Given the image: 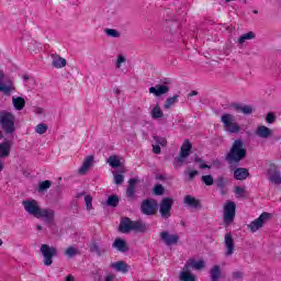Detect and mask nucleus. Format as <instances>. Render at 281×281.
<instances>
[{"label": "nucleus", "mask_w": 281, "mask_h": 281, "mask_svg": "<svg viewBox=\"0 0 281 281\" xmlns=\"http://www.w3.org/2000/svg\"><path fill=\"white\" fill-rule=\"evenodd\" d=\"M247 157V149L245 148V143L243 139H236L228 154L226 155V161L229 164H238Z\"/></svg>", "instance_id": "f257e3e1"}, {"label": "nucleus", "mask_w": 281, "mask_h": 281, "mask_svg": "<svg viewBox=\"0 0 281 281\" xmlns=\"http://www.w3.org/2000/svg\"><path fill=\"white\" fill-rule=\"evenodd\" d=\"M119 229L122 234H128V232H146V225L140 221H131L128 217L121 220Z\"/></svg>", "instance_id": "f03ea898"}, {"label": "nucleus", "mask_w": 281, "mask_h": 281, "mask_svg": "<svg viewBox=\"0 0 281 281\" xmlns=\"http://www.w3.org/2000/svg\"><path fill=\"white\" fill-rule=\"evenodd\" d=\"M14 121V114L5 111L0 113V126L5 135H13V133L16 131Z\"/></svg>", "instance_id": "7ed1b4c3"}, {"label": "nucleus", "mask_w": 281, "mask_h": 281, "mask_svg": "<svg viewBox=\"0 0 281 281\" xmlns=\"http://www.w3.org/2000/svg\"><path fill=\"white\" fill-rule=\"evenodd\" d=\"M40 254H42L44 258L43 263L45 265V267H52V265L54 263V260L52 259L58 256V249H56V247L54 246L43 244L40 248Z\"/></svg>", "instance_id": "20e7f679"}, {"label": "nucleus", "mask_w": 281, "mask_h": 281, "mask_svg": "<svg viewBox=\"0 0 281 281\" xmlns=\"http://www.w3.org/2000/svg\"><path fill=\"white\" fill-rule=\"evenodd\" d=\"M221 122L224 124V128L227 133H240V125L237 124L236 116H234V114H223L221 116Z\"/></svg>", "instance_id": "39448f33"}, {"label": "nucleus", "mask_w": 281, "mask_h": 281, "mask_svg": "<svg viewBox=\"0 0 281 281\" xmlns=\"http://www.w3.org/2000/svg\"><path fill=\"white\" fill-rule=\"evenodd\" d=\"M140 212L145 216H155V214H157V200L155 199L144 200L140 204Z\"/></svg>", "instance_id": "423d86ee"}, {"label": "nucleus", "mask_w": 281, "mask_h": 281, "mask_svg": "<svg viewBox=\"0 0 281 281\" xmlns=\"http://www.w3.org/2000/svg\"><path fill=\"white\" fill-rule=\"evenodd\" d=\"M22 205L26 212V214H30V216H34V218H37L41 210V204L36 200H26L22 202Z\"/></svg>", "instance_id": "0eeeda50"}, {"label": "nucleus", "mask_w": 281, "mask_h": 281, "mask_svg": "<svg viewBox=\"0 0 281 281\" xmlns=\"http://www.w3.org/2000/svg\"><path fill=\"white\" fill-rule=\"evenodd\" d=\"M173 204H175V200L172 198H164L161 200L160 207H159L161 218H165V220L170 218L171 216L170 212L172 210Z\"/></svg>", "instance_id": "6e6552de"}, {"label": "nucleus", "mask_w": 281, "mask_h": 281, "mask_svg": "<svg viewBox=\"0 0 281 281\" xmlns=\"http://www.w3.org/2000/svg\"><path fill=\"white\" fill-rule=\"evenodd\" d=\"M269 218H271V213H267V212L261 213L258 218H256L248 225V227L250 228V232L252 234H256L258 229H261V227H263L265 223H267Z\"/></svg>", "instance_id": "1a4fd4ad"}, {"label": "nucleus", "mask_w": 281, "mask_h": 281, "mask_svg": "<svg viewBox=\"0 0 281 281\" xmlns=\"http://www.w3.org/2000/svg\"><path fill=\"white\" fill-rule=\"evenodd\" d=\"M236 218V203L228 201L224 206V223L229 225Z\"/></svg>", "instance_id": "9d476101"}, {"label": "nucleus", "mask_w": 281, "mask_h": 281, "mask_svg": "<svg viewBox=\"0 0 281 281\" xmlns=\"http://www.w3.org/2000/svg\"><path fill=\"white\" fill-rule=\"evenodd\" d=\"M36 218H43L48 227H52L54 225V218H56V212L52 209L44 207L41 209Z\"/></svg>", "instance_id": "9b49d317"}, {"label": "nucleus", "mask_w": 281, "mask_h": 281, "mask_svg": "<svg viewBox=\"0 0 281 281\" xmlns=\"http://www.w3.org/2000/svg\"><path fill=\"white\" fill-rule=\"evenodd\" d=\"M160 240L167 245V247H172V245H177L180 240L178 234H170L168 231H164L160 233Z\"/></svg>", "instance_id": "f8f14e48"}, {"label": "nucleus", "mask_w": 281, "mask_h": 281, "mask_svg": "<svg viewBox=\"0 0 281 281\" xmlns=\"http://www.w3.org/2000/svg\"><path fill=\"white\" fill-rule=\"evenodd\" d=\"M168 91H170V87L164 85H156L155 87L149 88V93H151L156 98H160V95H166Z\"/></svg>", "instance_id": "ddd939ff"}, {"label": "nucleus", "mask_w": 281, "mask_h": 281, "mask_svg": "<svg viewBox=\"0 0 281 281\" xmlns=\"http://www.w3.org/2000/svg\"><path fill=\"white\" fill-rule=\"evenodd\" d=\"M179 280L180 281H196V277L194 276V273H192L190 271V268L187 265H184V267L180 271Z\"/></svg>", "instance_id": "4468645a"}, {"label": "nucleus", "mask_w": 281, "mask_h": 281, "mask_svg": "<svg viewBox=\"0 0 281 281\" xmlns=\"http://www.w3.org/2000/svg\"><path fill=\"white\" fill-rule=\"evenodd\" d=\"M52 65L55 67V69H63V67H67V59L60 57V55L52 54Z\"/></svg>", "instance_id": "2eb2a0df"}, {"label": "nucleus", "mask_w": 281, "mask_h": 281, "mask_svg": "<svg viewBox=\"0 0 281 281\" xmlns=\"http://www.w3.org/2000/svg\"><path fill=\"white\" fill-rule=\"evenodd\" d=\"M224 245L226 246V256H232L234 254V238L232 233H227L224 237Z\"/></svg>", "instance_id": "dca6fc26"}, {"label": "nucleus", "mask_w": 281, "mask_h": 281, "mask_svg": "<svg viewBox=\"0 0 281 281\" xmlns=\"http://www.w3.org/2000/svg\"><path fill=\"white\" fill-rule=\"evenodd\" d=\"M93 156H87L81 165V167L78 169L79 175H85L86 172L89 171V168L93 166Z\"/></svg>", "instance_id": "f3484780"}, {"label": "nucleus", "mask_w": 281, "mask_h": 281, "mask_svg": "<svg viewBox=\"0 0 281 281\" xmlns=\"http://www.w3.org/2000/svg\"><path fill=\"white\" fill-rule=\"evenodd\" d=\"M189 269H195V271H201V269H205V261L204 260H194V259H189L184 263Z\"/></svg>", "instance_id": "a211bd4d"}, {"label": "nucleus", "mask_w": 281, "mask_h": 281, "mask_svg": "<svg viewBox=\"0 0 281 281\" xmlns=\"http://www.w3.org/2000/svg\"><path fill=\"white\" fill-rule=\"evenodd\" d=\"M257 137H260L261 139H268V137H271V128L260 125L256 130Z\"/></svg>", "instance_id": "6ab92c4d"}, {"label": "nucleus", "mask_w": 281, "mask_h": 281, "mask_svg": "<svg viewBox=\"0 0 281 281\" xmlns=\"http://www.w3.org/2000/svg\"><path fill=\"white\" fill-rule=\"evenodd\" d=\"M233 108L238 113H244V115H251V113H254V108L251 105H243L240 103H235Z\"/></svg>", "instance_id": "aec40b11"}, {"label": "nucleus", "mask_w": 281, "mask_h": 281, "mask_svg": "<svg viewBox=\"0 0 281 281\" xmlns=\"http://www.w3.org/2000/svg\"><path fill=\"white\" fill-rule=\"evenodd\" d=\"M249 177V170L247 168H237L234 171V179L237 181H245Z\"/></svg>", "instance_id": "412c9836"}, {"label": "nucleus", "mask_w": 281, "mask_h": 281, "mask_svg": "<svg viewBox=\"0 0 281 281\" xmlns=\"http://www.w3.org/2000/svg\"><path fill=\"white\" fill-rule=\"evenodd\" d=\"M3 78H5V76L3 75V71L0 70V91L4 93V95H10V93L14 91V87H12V85L1 83V80H3Z\"/></svg>", "instance_id": "4be33fe9"}, {"label": "nucleus", "mask_w": 281, "mask_h": 281, "mask_svg": "<svg viewBox=\"0 0 281 281\" xmlns=\"http://www.w3.org/2000/svg\"><path fill=\"white\" fill-rule=\"evenodd\" d=\"M135 186H137V179L132 178L128 180V187L126 190V196L128 199H135Z\"/></svg>", "instance_id": "5701e85b"}, {"label": "nucleus", "mask_w": 281, "mask_h": 281, "mask_svg": "<svg viewBox=\"0 0 281 281\" xmlns=\"http://www.w3.org/2000/svg\"><path fill=\"white\" fill-rule=\"evenodd\" d=\"M11 148L12 143H10V140H5L4 143L0 144V157H9Z\"/></svg>", "instance_id": "b1692460"}, {"label": "nucleus", "mask_w": 281, "mask_h": 281, "mask_svg": "<svg viewBox=\"0 0 281 281\" xmlns=\"http://www.w3.org/2000/svg\"><path fill=\"white\" fill-rule=\"evenodd\" d=\"M211 281H218L221 280V276H223V272L221 271V266L215 265L210 270Z\"/></svg>", "instance_id": "393cba45"}, {"label": "nucleus", "mask_w": 281, "mask_h": 281, "mask_svg": "<svg viewBox=\"0 0 281 281\" xmlns=\"http://www.w3.org/2000/svg\"><path fill=\"white\" fill-rule=\"evenodd\" d=\"M184 205H188L189 207H194L196 210L198 207H201V202L192 195H186Z\"/></svg>", "instance_id": "a878e982"}, {"label": "nucleus", "mask_w": 281, "mask_h": 281, "mask_svg": "<svg viewBox=\"0 0 281 281\" xmlns=\"http://www.w3.org/2000/svg\"><path fill=\"white\" fill-rule=\"evenodd\" d=\"M112 269H115V271H119L121 273H128V265L124 261H117L114 263H111Z\"/></svg>", "instance_id": "bb28decb"}, {"label": "nucleus", "mask_w": 281, "mask_h": 281, "mask_svg": "<svg viewBox=\"0 0 281 281\" xmlns=\"http://www.w3.org/2000/svg\"><path fill=\"white\" fill-rule=\"evenodd\" d=\"M190 150H192V143L186 139L180 147V155H182V157H190Z\"/></svg>", "instance_id": "cd10ccee"}, {"label": "nucleus", "mask_w": 281, "mask_h": 281, "mask_svg": "<svg viewBox=\"0 0 281 281\" xmlns=\"http://www.w3.org/2000/svg\"><path fill=\"white\" fill-rule=\"evenodd\" d=\"M114 249H117V251H128V247L126 246V241L123 240L122 238H116L112 245Z\"/></svg>", "instance_id": "c85d7f7f"}, {"label": "nucleus", "mask_w": 281, "mask_h": 281, "mask_svg": "<svg viewBox=\"0 0 281 281\" xmlns=\"http://www.w3.org/2000/svg\"><path fill=\"white\" fill-rule=\"evenodd\" d=\"M254 38H256V33L254 32H248V33H245L243 34L238 40H237V43L239 45H245V43H247V41H254Z\"/></svg>", "instance_id": "c756f323"}, {"label": "nucleus", "mask_w": 281, "mask_h": 281, "mask_svg": "<svg viewBox=\"0 0 281 281\" xmlns=\"http://www.w3.org/2000/svg\"><path fill=\"white\" fill-rule=\"evenodd\" d=\"M270 183H274V186H281V172L280 170H274L270 173L269 177Z\"/></svg>", "instance_id": "7c9ffc66"}, {"label": "nucleus", "mask_w": 281, "mask_h": 281, "mask_svg": "<svg viewBox=\"0 0 281 281\" xmlns=\"http://www.w3.org/2000/svg\"><path fill=\"white\" fill-rule=\"evenodd\" d=\"M150 115H151L153 120H159V119L164 117V111L161 110V106L159 104H156L151 109Z\"/></svg>", "instance_id": "2f4dec72"}, {"label": "nucleus", "mask_w": 281, "mask_h": 281, "mask_svg": "<svg viewBox=\"0 0 281 281\" xmlns=\"http://www.w3.org/2000/svg\"><path fill=\"white\" fill-rule=\"evenodd\" d=\"M13 106L16 109V111H23L25 109V99L18 97L12 99Z\"/></svg>", "instance_id": "473e14b6"}, {"label": "nucleus", "mask_w": 281, "mask_h": 281, "mask_svg": "<svg viewBox=\"0 0 281 281\" xmlns=\"http://www.w3.org/2000/svg\"><path fill=\"white\" fill-rule=\"evenodd\" d=\"M177 102H179V94L168 98L164 104V109L168 110L171 106H175V104H177Z\"/></svg>", "instance_id": "72a5a7b5"}, {"label": "nucleus", "mask_w": 281, "mask_h": 281, "mask_svg": "<svg viewBox=\"0 0 281 281\" xmlns=\"http://www.w3.org/2000/svg\"><path fill=\"white\" fill-rule=\"evenodd\" d=\"M50 188H52V181L49 180L42 181L38 184L37 192L40 193L47 192V190H49Z\"/></svg>", "instance_id": "f704fd0d"}, {"label": "nucleus", "mask_w": 281, "mask_h": 281, "mask_svg": "<svg viewBox=\"0 0 281 281\" xmlns=\"http://www.w3.org/2000/svg\"><path fill=\"white\" fill-rule=\"evenodd\" d=\"M108 164H110L111 168H120V166H122V162L120 161V157L117 156H110L108 158Z\"/></svg>", "instance_id": "c9c22d12"}, {"label": "nucleus", "mask_w": 281, "mask_h": 281, "mask_svg": "<svg viewBox=\"0 0 281 281\" xmlns=\"http://www.w3.org/2000/svg\"><path fill=\"white\" fill-rule=\"evenodd\" d=\"M90 251H92V254H97V256H102L105 250L100 248V244H98V241H92Z\"/></svg>", "instance_id": "e433bc0d"}, {"label": "nucleus", "mask_w": 281, "mask_h": 281, "mask_svg": "<svg viewBox=\"0 0 281 281\" xmlns=\"http://www.w3.org/2000/svg\"><path fill=\"white\" fill-rule=\"evenodd\" d=\"M119 203L120 199L117 198V195H110L108 198L106 205H109L110 207H117Z\"/></svg>", "instance_id": "4c0bfd02"}, {"label": "nucleus", "mask_w": 281, "mask_h": 281, "mask_svg": "<svg viewBox=\"0 0 281 281\" xmlns=\"http://www.w3.org/2000/svg\"><path fill=\"white\" fill-rule=\"evenodd\" d=\"M186 159H188V157H183L180 154L179 157H176L173 160V168H181V166H183V164H186Z\"/></svg>", "instance_id": "58836bf2"}, {"label": "nucleus", "mask_w": 281, "mask_h": 281, "mask_svg": "<svg viewBox=\"0 0 281 281\" xmlns=\"http://www.w3.org/2000/svg\"><path fill=\"white\" fill-rule=\"evenodd\" d=\"M104 32L110 38H120L121 36L120 32L115 29H105Z\"/></svg>", "instance_id": "ea45409f"}, {"label": "nucleus", "mask_w": 281, "mask_h": 281, "mask_svg": "<svg viewBox=\"0 0 281 281\" xmlns=\"http://www.w3.org/2000/svg\"><path fill=\"white\" fill-rule=\"evenodd\" d=\"M47 124L40 123L35 126V133H37L38 135H45V133H47Z\"/></svg>", "instance_id": "a19ab883"}, {"label": "nucleus", "mask_w": 281, "mask_h": 281, "mask_svg": "<svg viewBox=\"0 0 281 281\" xmlns=\"http://www.w3.org/2000/svg\"><path fill=\"white\" fill-rule=\"evenodd\" d=\"M168 30L166 32H169L172 36H175V30H179V23L177 22H167Z\"/></svg>", "instance_id": "79ce46f5"}, {"label": "nucleus", "mask_w": 281, "mask_h": 281, "mask_svg": "<svg viewBox=\"0 0 281 281\" xmlns=\"http://www.w3.org/2000/svg\"><path fill=\"white\" fill-rule=\"evenodd\" d=\"M201 181L204 186H214V178L212 175L202 176Z\"/></svg>", "instance_id": "37998d69"}, {"label": "nucleus", "mask_w": 281, "mask_h": 281, "mask_svg": "<svg viewBox=\"0 0 281 281\" xmlns=\"http://www.w3.org/2000/svg\"><path fill=\"white\" fill-rule=\"evenodd\" d=\"M65 254L68 258H74V256L78 255V249L74 246H70L66 249Z\"/></svg>", "instance_id": "c03bdc74"}, {"label": "nucleus", "mask_w": 281, "mask_h": 281, "mask_svg": "<svg viewBox=\"0 0 281 281\" xmlns=\"http://www.w3.org/2000/svg\"><path fill=\"white\" fill-rule=\"evenodd\" d=\"M85 202L87 210H93V196L91 195H85Z\"/></svg>", "instance_id": "a18cd8bd"}, {"label": "nucleus", "mask_w": 281, "mask_h": 281, "mask_svg": "<svg viewBox=\"0 0 281 281\" xmlns=\"http://www.w3.org/2000/svg\"><path fill=\"white\" fill-rule=\"evenodd\" d=\"M164 186L156 184L154 188V194H156V196H161V194H164Z\"/></svg>", "instance_id": "49530a36"}, {"label": "nucleus", "mask_w": 281, "mask_h": 281, "mask_svg": "<svg viewBox=\"0 0 281 281\" xmlns=\"http://www.w3.org/2000/svg\"><path fill=\"white\" fill-rule=\"evenodd\" d=\"M114 183L116 186H122V183H124V176H122V173L114 175Z\"/></svg>", "instance_id": "de8ad7c7"}, {"label": "nucleus", "mask_w": 281, "mask_h": 281, "mask_svg": "<svg viewBox=\"0 0 281 281\" xmlns=\"http://www.w3.org/2000/svg\"><path fill=\"white\" fill-rule=\"evenodd\" d=\"M123 63H126V57H124V55H119L116 59V69H122Z\"/></svg>", "instance_id": "09e8293b"}, {"label": "nucleus", "mask_w": 281, "mask_h": 281, "mask_svg": "<svg viewBox=\"0 0 281 281\" xmlns=\"http://www.w3.org/2000/svg\"><path fill=\"white\" fill-rule=\"evenodd\" d=\"M184 175H188V181H192L194 177H198L199 171L193 170V171H184Z\"/></svg>", "instance_id": "8fccbe9b"}, {"label": "nucleus", "mask_w": 281, "mask_h": 281, "mask_svg": "<svg viewBox=\"0 0 281 281\" xmlns=\"http://www.w3.org/2000/svg\"><path fill=\"white\" fill-rule=\"evenodd\" d=\"M217 188H221V190H223V188H225V178L223 177H218L215 181Z\"/></svg>", "instance_id": "3c124183"}, {"label": "nucleus", "mask_w": 281, "mask_h": 281, "mask_svg": "<svg viewBox=\"0 0 281 281\" xmlns=\"http://www.w3.org/2000/svg\"><path fill=\"white\" fill-rule=\"evenodd\" d=\"M154 140L156 144H159V146H166V138L161 136H154Z\"/></svg>", "instance_id": "603ef678"}, {"label": "nucleus", "mask_w": 281, "mask_h": 281, "mask_svg": "<svg viewBox=\"0 0 281 281\" xmlns=\"http://www.w3.org/2000/svg\"><path fill=\"white\" fill-rule=\"evenodd\" d=\"M266 122H268V124H273L276 122V114L273 113H268L267 117H266Z\"/></svg>", "instance_id": "864d4df0"}, {"label": "nucleus", "mask_w": 281, "mask_h": 281, "mask_svg": "<svg viewBox=\"0 0 281 281\" xmlns=\"http://www.w3.org/2000/svg\"><path fill=\"white\" fill-rule=\"evenodd\" d=\"M241 278H243V272L241 271L233 272V279L234 280H241Z\"/></svg>", "instance_id": "5fc2aeb1"}, {"label": "nucleus", "mask_w": 281, "mask_h": 281, "mask_svg": "<svg viewBox=\"0 0 281 281\" xmlns=\"http://www.w3.org/2000/svg\"><path fill=\"white\" fill-rule=\"evenodd\" d=\"M153 153H155V155H159L161 153V147L159 145H154Z\"/></svg>", "instance_id": "6e6d98bb"}, {"label": "nucleus", "mask_w": 281, "mask_h": 281, "mask_svg": "<svg viewBox=\"0 0 281 281\" xmlns=\"http://www.w3.org/2000/svg\"><path fill=\"white\" fill-rule=\"evenodd\" d=\"M244 192H245V189H243L241 187H236L235 194H243Z\"/></svg>", "instance_id": "4d7b16f0"}, {"label": "nucleus", "mask_w": 281, "mask_h": 281, "mask_svg": "<svg viewBox=\"0 0 281 281\" xmlns=\"http://www.w3.org/2000/svg\"><path fill=\"white\" fill-rule=\"evenodd\" d=\"M200 168H201V170H205V168H207V169L210 170V168H212V166H209V165L205 164V162H201V164H200Z\"/></svg>", "instance_id": "13d9d810"}, {"label": "nucleus", "mask_w": 281, "mask_h": 281, "mask_svg": "<svg viewBox=\"0 0 281 281\" xmlns=\"http://www.w3.org/2000/svg\"><path fill=\"white\" fill-rule=\"evenodd\" d=\"M113 280H115V276H113V274L105 277V281H113Z\"/></svg>", "instance_id": "bf43d9fd"}, {"label": "nucleus", "mask_w": 281, "mask_h": 281, "mask_svg": "<svg viewBox=\"0 0 281 281\" xmlns=\"http://www.w3.org/2000/svg\"><path fill=\"white\" fill-rule=\"evenodd\" d=\"M193 95H199V92L196 90H193L189 93V98H192Z\"/></svg>", "instance_id": "052dcab7"}, {"label": "nucleus", "mask_w": 281, "mask_h": 281, "mask_svg": "<svg viewBox=\"0 0 281 281\" xmlns=\"http://www.w3.org/2000/svg\"><path fill=\"white\" fill-rule=\"evenodd\" d=\"M66 281H75L74 276L69 274L68 277H66Z\"/></svg>", "instance_id": "680f3d73"}, {"label": "nucleus", "mask_w": 281, "mask_h": 281, "mask_svg": "<svg viewBox=\"0 0 281 281\" xmlns=\"http://www.w3.org/2000/svg\"><path fill=\"white\" fill-rule=\"evenodd\" d=\"M195 164H203V160L199 157H195Z\"/></svg>", "instance_id": "e2e57ef3"}, {"label": "nucleus", "mask_w": 281, "mask_h": 281, "mask_svg": "<svg viewBox=\"0 0 281 281\" xmlns=\"http://www.w3.org/2000/svg\"><path fill=\"white\" fill-rule=\"evenodd\" d=\"M36 229H37V232H42L43 231V226L42 225H37Z\"/></svg>", "instance_id": "0e129e2a"}, {"label": "nucleus", "mask_w": 281, "mask_h": 281, "mask_svg": "<svg viewBox=\"0 0 281 281\" xmlns=\"http://www.w3.org/2000/svg\"><path fill=\"white\" fill-rule=\"evenodd\" d=\"M4 165L3 162H0V172H3Z\"/></svg>", "instance_id": "69168bd1"}, {"label": "nucleus", "mask_w": 281, "mask_h": 281, "mask_svg": "<svg viewBox=\"0 0 281 281\" xmlns=\"http://www.w3.org/2000/svg\"><path fill=\"white\" fill-rule=\"evenodd\" d=\"M23 80H30V76L24 75V76H23Z\"/></svg>", "instance_id": "338daca9"}, {"label": "nucleus", "mask_w": 281, "mask_h": 281, "mask_svg": "<svg viewBox=\"0 0 281 281\" xmlns=\"http://www.w3.org/2000/svg\"><path fill=\"white\" fill-rule=\"evenodd\" d=\"M252 14H258V10H254V11H252Z\"/></svg>", "instance_id": "774afa93"}]
</instances>
